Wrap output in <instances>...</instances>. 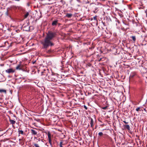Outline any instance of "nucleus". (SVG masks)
I'll return each instance as SVG.
<instances>
[{
    "label": "nucleus",
    "instance_id": "nucleus-11",
    "mask_svg": "<svg viewBox=\"0 0 147 147\" xmlns=\"http://www.w3.org/2000/svg\"><path fill=\"white\" fill-rule=\"evenodd\" d=\"M141 67H142L140 69L141 73L144 74L146 73L147 71L146 69L144 67H143V66L142 65H141Z\"/></svg>",
    "mask_w": 147,
    "mask_h": 147
},
{
    "label": "nucleus",
    "instance_id": "nucleus-46",
    "mask_svg": "<svg viewBox=\"0 0 147 147\" xmlns=\"http://www.w3.org/2000/svg\"><path fill=\"white\" fill-rule=\"evenodd\" d=\"M8 130H7L6 131H8Z\"/></svg>",
    "mask_w": 147,
    "mask_h": 147
},
{
    "label": "nucleus",
    "instance_id": "nucleus-42",
    "mask_svg": "<svg viewBox=\"0 0 147 147\" xmlns=\"http://www.w3.org/2000/svg\"><path fill=\"white\" fill-rule=\"evenodd\" d=\"M144 111H146V109L145 108L144 109Z\"/></svg>",
    "mask_w": 147,
    "mask_h": 147
},
{
    "label": "nucleus",
    "instance_id": "nucleus-8",
    "mask_svg": "<svg viewBox=\"0 0 147 147\" xmlns=\"http://www.w3.org/2000/svg\"><path fill=\"white\" fill-rule=\"evenodd\" d=\"M107 61V59L106 57H102V61H105L104 62L102 63V70L103 71H104V69L103 67H102V65H104V63H106Z\"/></svg>",
    "mask_w": 147,
    "mask_h": 147
},
{
    "label": "nucleus",
    "instance_id": "nucleus-32",
    "mask_svg": "<svg viewBox=\"0 0 147 147\" xmlns=\"http://www.w3.org/2000/svg\"><path fill=\"white\" fill-rule=\"evenodd\" d=\"M104 8H103V13H102V14L104 16L105 15V13L104 11Z\"/></svg>",
    "mask_w": 147,
    "mask_h": 147
},
{
    "label": "nucleus",
    "instance_id": "nucleus-10",
    "mask_svg": "<svg viewBox=\"0 0 147 147\" xmlns=\"http://www.w3.org/2000/svg\"><path fill=\"white\" fill-rule=\"evenodd\" d=\"M15 71V70L12 68L7 69L5 70V72L8 74L13 73Z\"/></svg>",
    "mask_w": 147,
    "mask_h": 147
},
{
    "label": "nucleus",
    "instance_id": "nucleus-23",
    "mask_svg": "<svg viewBox=\"0 0 147 147\" xmlns=\"http://www.w3.org/2000/svg\"><path fill=\"white\" fill-rule=\"evenodd\" d=\"M72 16V14L71 13H67L66 15V16L68 18H70Z\"/></svg>",
    "mask_w": 147,
    "mask_h": 147
},
{
    "label": "nucleus",
    "instance_id": "nucleus-4",
    "mask_svg": "<svg viewBox=\"0 0 147 147\" xmlns=\"http://www.w3.org/2000/svg\"><path fill=\"white\" fill-rule=\"evenodd\" d=\"M109 107V105L107 101H105L104 102L102 103V109L104 110L107 109Z\"/></svg>",
    "mask_w": 147,
    "mask_h": 147
},
{
    "label": "nucleus",
    "instance_id": "nucleus-9",
    "mask_svg": "<svg viewBox=\"0 0 147 147\" xmlns=\"http://www.w3.org/2000/svg\"><path fill=\"white\" fill-rule=\"evenodd\" d=\"M48 138L49 140V142L50 145L52 147V140L51 138V134L49 132L48 134Z\"/></svg>",
    "mask_w": 147,
    "mask_h": 147
},
{
    "label": "nucleus",
    "instance_id": "nucleus-37",
    "mask_svg": "<svg viewBox=\"0 0 147 147\" xmlns=\"http://www.w3.org/2000/svg\"><path fill=\"white\" fill-rule=\"evenodd\" d=\"M98 134L100 136H101V132H100L99 134Z\"/></svg>",
    "mask_w": 147,
    "mask_h": 147
},
{
    "label": "nucleus",
    "instance_id": "nucleus-31",
    "mask_svg": "<svg viewBox=\"0 0 147 147\" xmlns=\"http://www.w3.org/2000/svg\"><path fill=\"white\" fill-rule=\"evenodd\" d=\"M34 146L35 147H40V146H39L37 144H34Z\"/></svg>",
    "mask_w": 147,
    "mask_h": 147
},
{
    "label": "nucleus",
    "instance_id": "nucleus-20",
    "mask_svg": "<svg viewBox=\"0 0 147 147\" xmlns=\"http://www.w3.org/2000/svg\"><path fill=\"white\" fill-rule=\"evenodd\" d=\"M105 101H107V98L106 96L103 97L102 96V103L104 102Z\"/></svg>",
    "mask_w": 147,
    "mask_h": 147
},
{
    "label": "nucleus",
    "instance_id": "nucleus-2",
    "mask_svg": "<svg viewBox=\"0 0 147 147\" xmlns=\"http://www.w3.org/2000/svg\"><path fill=\"white\" fill-rule=\"evenodd\" d=\"M104 20H102V23L103 24V27L102 26V36L104 38H109V37L110 32L108 31L107 32V25L108 21V18L106 17H104Z\"/></svg>",
    "mask_w": 147,
    "mask_h": 147
},
{
    "label": "nucleus",
    "instance_id": "nucleus-41",
    "mask_svg": "<svg viewBox=\"0 0 147 147\" xmlns=\"http://www.w3.org/2000/svg\"><path fill=\"white\" fill-rule=\"evenodd\" d=\"M27 27H28L29 28H30V27H29L28 26H27Z\"/></svg>",
    "mask_w": 147,
    "mask_h": 147
},
{
    "label": "nucleus",
    "instance_id": "nucleus-28",
    "mask_svg": "<svg viewBox=\"0 0 147 147\" xmlns=\"http://www.w3.org/2000/svg\"><path fill=\"white\" fill-rule=\"evenodd\" d=\"M91 65V64H90V63H88L86 65V67H90Z\"/></svg>",
    "mask_w": 147,
    "mask_h": 147
},
{
    "label": "nucleus",
    "instance_id": "nucleus-35",
    "mask_svg": "<svg viewBox=\"0 0 147 147\" xmlns=\"http://www.w3.org/2000/svg\"><path fill=\"white\" fill-rule=\"evenodd\" d=\"M141 36L143 38H144V39L145 38V37H146L144 35V36L142 35Z\"/></svg>",
    "mask_w": 147,
    "mask_h": 147
},
{
    "label": "nucleus",
    "instance_id": "nucleus-3",
    "mask_svg": "<svg viewBox=\"0 0 147 147\" xmlns=\"http://www.w3.org/2000/svg\"><path fill=\"white\" fill-rule=\"evenodd\" d=\"M41 75L45 77V79L49 81H52L53 82H57V80L54 78L55 76L48 72V71H45L42 73Z\"/></svg>",
    "mask_w": 147,
    "mask_h": 147
},
{
    "label": "nucleus",
    "instance_id": "nucleus-33",
    "mask_svg": "<svg viewBox=\"0 0 147 147\" xmlns=\"http://www.w3.org/2000/svg\"><path fill=\"white\" fill-rule=\"evenodd\" d=\"M63 144V142L61 141L60 143V145H62Z\"/></svg>",
    "mask_w": 147,
    "mask_h": 147
},
{
    "label": "nucleus",
    "instance_id": "nucleus-12",
    "mask_svg": "<svg viewBox=\"0 0 147 147\" xmlns=\"http://www.w3.org/2000/svg\"><path fill=\"white\" fill-rule=\"evenodd\" d=\"M13 38L19 40L20 39V35L17 33L13 35Z\"/></svg>",
    "mask_w": 147,
    "mask_h": 147
},
{
    "label": "nucleus",
    "instance_id": "nucleus-45",
    "mask_svg": "<svg viewBox=\"0 0 147 147\" xmlns=\"http://www.w3.org/2000/svg\"><path fill=\"white\" fill-rule=\"evenodd\" d=\"M12 132H13V131H12V132H11V134H12Z\"/></svg>",
    "mask_w": 147,
    "mask_h": 147
},
{
    "label": "nucleus",
    "instance_id": "nucleus-49",
    "mask_svg": "<svg viewBox=\"0 0 147 147\" xmlns=\"http://www.w3.org/2000/svg\"><path fill=\"white\" fill-rule=\"evenodd\" d=\"M2 131V130H0V131Z\"/></svg>",
    "mask_w": 147,
    "mask_h": 147
},
{
    "label": "nucleus",
    "instance_id": "nucleus-7",
    "mask_svg": "<svg viewBox=\"0 0 147 147\" xmlns=\"http://www.w3.org/2000/svg\"><path fill=\"white\" fill-rule=\"evenodd\" d=\"M42 48L45 49V51L47 53L50 54L52 52V51L51 49H50L48 50L47 49L49 47H48L47 48H43V45H42Z\"/></svg>",
    "mask_w": 147,
    "mask_h": 147
},
{
    "label": "nucleus",
    "instance_id": "nucleus-1",
    "mask_svg": "<svg viewBox=\"0 0 147 147\" xmlns=\"http://www.w3.org/2000/svg\"><path fill=\"white\" fill-rule=\"evenodd\" d=\"M56 34L55 32L49 31L46 33V36L43 41L41 42V44L43 45V48H47L48 47H52L54 45V44L51 41L55 37Z\"/></svg>",
    "mask_w": 147,
    "mask_h": 147
},
{
    "label": "nucleus",
    "instance_id": "nucleus-50",
    "mask_svg": "<svg viewBox=\"0 0 147 147\" xmlns=\"http://www.w3.org/2000/svg\"><path fill=\"white\" fill-rule=\"evenodd\" d=\"M101 53H102V52H101Z\"/></svg>",
    "mask_w": 147,
    "mask_h": 147
},
{
    "label": "nucleus",
    "instance_id": "nucleus-39",
    "mask_svg": "<svg viewBox=\"0 0 147 147\" xmlns=\"http://www.w3.org/2000/svg\"><path fill=\"white\" fill-rule=\"evenodd\" d=\"M101 60V58H100L98 60L99 61H100Z\"/></svg>",
    "mask_w": 147,
    "mask_h": 147
},
{
    "label": "nucleus",
    "instance_id": "nucleus-18",
    "mask_svg": "<svg viewBox=\"0 0 147 147\" xmlns=\"http://www.w3.org/2000/svg\"><path fill=\"white\" fill-rule=\"evenodd\" d=\"M9 122H10L11 124H12V126L13 127H14L13 125L15 124L16 123V121H14L13 120H11L10 119H9Z\"/></svg>",
    "mask_w": 147,
    "mask_h": 147
},
{
    "label": "nucleus",
    "instance_id": "nucleus-36",
    "mask_svg": "<svg viewBox=\"0 0 147 147\" xmlns=\"http://www.w3.org/2000/svg\"><path fill=\"white\" fill-rule=\"evenodd\" d=\"M84 107L85 109H87V108L86 106L84 105Z\"/></svg>",
    "mask_w": 147,
    "mask_h": 147
},
{
    "label": "nucleus",
    "instance_id": "nucleus-15",
    "mask_svg": "<svg viewBox=\"0 0 147 147\" xmlns=\"http://www.w3.org/2000/svg\"><path fill=\"white\" fill-rule=\"evenodd\" d=\"M58 20H55L53 21L52 23V26L53 27L56 26L59 24L58 22Z\"/></svg>",
    "mask_w": 147,
    "mask_h": 147
},
{
    "label": "nucleus",
    "instance_id": "nucleus-40",
    "mask_svg": "<svg viewBox=\"0 0 147 147\" xmlns=\"http://www.w3.org/2000/svg\"><path fill=\"white\" fill-rule=\"evenodd\" d=\"M60 147H63L62 145H60Z\"/></svg>",
    "mask_w": 147,
    "mask_h": 147
},
{
    "label": "nucleus",
    "instance_id": "nucleus-25",
    "mask_svg": "<svg viewBox=\"0 0 147 147\" xmlns=\"http://www.w3.org/2000/svg\"><path fill=\"white\" fill-rule=\"evenodd\" d=\"M102 86H105V81L104 80L102 79Z\"/></svg>",
    "mask_w": 147,
    "mask_h": 147
},
{
    "label": "nucleus",
    "instance_id": "nucleus-6",
    "mask_svg": "<svg viewBox=\"0 0 147 147\" xmlns=\"http://www.w3.org/2000/svg\"><path fill=\"white\" fill-rule=\"evenodd\" d=\"M30 132L32 135L35 136L37 135L38 133V130L37 129H30Z\"/></svg>",
    "mask_w": 147,
    "mask_h": 147
},
{
    "label": "nucleus",
    "instance_id": "nucleus-29",
    "mask_svg": "<svg viewBox=\"0 0 147 147\" xmlns=\"http://www.w3.org/2000/svg\"><path fill=\"white\" fill-rule=\"evenodd\" d=\"M101 134H102V136L103 137L104 136H105V138H107L108 137V135H107V134H104V135H103L102 133H102H101Z\"/></svg>",
    "mask_w": 147,
    "mask_h": 147
},
{
    "label": "nucleus",
    "instance_id": "nucleus-38",
    "mask_svg": "<svg viewBox=\"0 0 147 147\" xmlns=\"http://www.w3.org/2000/svg\"><path fill=\"white\" fill-rule=\"evenodd\" d=\"M116 53H117V54H118L119 53V52H118V51H117V52H116Z\"/></svg>",
    "mask_w": 147,
    "mask_h": 147
},
{
    "label": "nucleus",
    "instance_id": "nucleus-17",
    "mask_svg": "<svg viewBox=\"0 0 147 147\" xmlns=\"http://www.w3.org/2000/svg\"><path fill=\"white\" fill-rule=\"evenodd\" d=\"M96 5L95 4L93 3L91 4V7L92 8V9H95V10H97V8L96 7Z\"/></svg>",
    "mask_w": 147,
    "mask_h": 147
},
{
    "label": "nucleus",
    "instance_id": "nucleus-19",
    "mask_svg": "<svg viewBox=\"0 0 147 147\" xmlns=\"http://www.w3.org/2000/svg\"><path fill=\"white\" fill-rule=\"evenodd\" d=\"M123 127L125 129H127L128 130H130V127L129 125H123Z\"/></svg>",
    "mask_w": 147,
    "mask_h": 147
},
{
    "label": "nucleus",
    "instance_id": "nucleus-16",
    "mask_svg": "<svg viewBox=\"0 0 147 147\" xmlns=\"http://www.w3.org/2000/svg\"><path fill=\"white\" fill-rule=\"evenodd\" d=\"M22 68V66L20 64L18 65L16 67V69L17 70H21Z\"/></svg>",
    "mask_w": 147,
    "mask_h": 147
},
{
    "label": "nucleus",
    "instance_id": "nucleus-14",
    "mask_svg": "<svg viewBox=\"0 0 147 147\" xmlns=\"http://www.w3.org/2000/svg\"><path fill=\"white\" fill-rule=\"evenodd\" d=\"M137 75L136 72L135 71H133L131 73L130 76V78H133Z\"/></svg>",
    "mask_w": 147,
    "mask_h": 147
},
{
    "label": "nucleus",
    "instance_id": "nucleus-34",
    "mask_svg": "<svg viewBox=\"0 0 147 147\" xmlns=\"http://www.w3.org/2000/svg\"><path fill=\"white\" fill-rule=\"evenodd\" d=\"M123 122L125 124H127L128 123V122H126L125 121H123Z\"/></svg>",
    "mask_w": 147,
    "mask_h": 147
},
{
    "label": "nucleus",
    "instance_id": "nucleus-44",
    "mask_svg": "<svg viewBox=\"0 0 147 147\" xmlns=\"http://www.w3.org/2000/svg\"><path fill=\"white\" fill-rule=\"evenodd\" d=\"M28 6H29V4H28Z\"/></svg>",
    "mask_w": 147,
    "mask_h": 147
},
{
    "label": "nucleus",
    "instance_id": "nucleus-22",
    "mask_svg": "<svg viewBox=\"0 0 147 147\" xmlns=\"http://www.w3.org/2000/svg\"><path fill=\"white\" fill-rule=\"evenodd\" d=\"M18 132L19 133V134H21L22 135H24L25 134L24 132V131L22 130H20V129H18Z\"/></svg>",
    "mask_w": 147,
    "mask_h": 147
},
{
    "label": "nucleus",
    "instance_id": "nucleus-43",
    "mask_svg": "<svg viewBox=\"0 0 147 147\" xmlns=\"http://www.w3.org/2000/svg\"><path fill=\"white\" fill-rule=\"evenodd\" d=\"M105 0H102V1H105Z\"/></svg>",
    "mask_w": 147,
    "mask_h": 147
},
{
    "label": "nucleus",
    "instance_id": "nucleus-48",
    "mask_svg": "<svg viewBox=\"0 0 147 147\" xmlns=\"http://www.w3.org/2000/svg\"><path fill=\"white\" fill-rule=\"evenodd\" d=\"M99 121H100V119H99Z\"/></svg>",
    "mask_w": 147,
    "mask_h": 147
},
{
    "label": "nucleus",
    "instance_id": "nucleus-5",
    "mask_svg": "<svg viewBox=\"0 0 147 147\" xmlns=\"http://www.w3.org/2000/svg\"><path fill=\"white\" fill-rule=\"evenodd\" d=\"M107 90V89L102 87V96H106L108 94Z\"/></svg>",
    "mask_w": 147,
    "mask_h": 147
},
{
    "label": "nucleus",
    "instance_id": "nucleus-13",
    "mask_svg": "<svg viewBox=\"0 0 147 147\" xmlns=\"http://www.w3.org/2000/svg\"><path fill=\"white\" fill-rule=\"evenodd\" d=\"M89 120H90V124L91 127H92L94 125V122L93 119L92 118L90 117L88 118Z\"/></svg>",
    "mask_w": 147,
    "mask_h": 147
},
{
    "label": "nucleus",
    "instance_id": "nucleus-47",
    "mask_svg": "<svg viewBox=\"0 0 147 147\" xmlns=\"http://www.w3.org/2000/svg\"><path fill=\"white\" fill-rule=\"evenodd\" d=\"M35 63V62H34L33 63Z\"/></svg>",
    "mask_w": 147,
    "mask_h": 147
},
{
    "label": "nucleus",
    "instance_id": "nucleus-24",
    "mask_svg": "<svg viewBox=\"0 0 147 147\" xmlns=\"http://www.w3.org/2000/svg\"><path fill=\"white\" fill-rule=\"evenodd\" d=\"M142 107H138L136 109V110L137 111H143V110L142 109Z\"/></svg>",
    "mask_w": 147,
    "mask_h": 147
},
{
    "label": "nucleus",
    "instance_id": "nucleus-26",
    "mask_svg": "<svg viewBox=\"0 0 147 147\" xmlns=\"http://www.w3.org/2000/svg\"><path fill=\"white\" fill-rule=\"evenodd\" d=\"M29 14V13L28 12H26L24 15V18H26L28 16Z\"/></svg>",
    "mask_w": 147,
    "mask_h": 147
},
{
    "label": "nucleus",
    "instance_id": "nucleus-30",
    "mask_svg": "<svg viewBox=\"0 0 147 147\" xmlns=\"http://www.w3.org/2000/svg\"><path fill=\"white\" fill-rule=\"evenodd\" d=\"M119 15L120 17L121 18L123 17V15L121 13H119Z\"/></svg>",
    "mask_w": 147,
    "mask_h": 147
},
{
    "label": "nucleus",
    "instance_id": "nucleus-21",
    "mask_svg": "<svg viewBox=\"0 0 147 147\" xmlns=\"http://www.w3.org/2000/svg\"><path fill=\"white\" fill-rule=\"evenodd\" d=\"M130 38L132 39L133 42H135L136 40V36H130Z\"/></svg>",
    "mask_w": 147,
    "mask_h": 147
},
{
    "label": "nucleus",
    "instance_id": "nucleus-27",
    "mask_svg": "<svg viewBox=\"0 0 147 147\" xmlns=\"http://www.w3.org/2000/svg\"><path fill=\"white\" fill-rule=\"evenodd\" d=\"M6 91L5 90H3V89H0V92H1V93L5 92V93H6Z\"/></svg>",
    "mask_w": 147,
    "mask_h": 147
}]
</instances>
